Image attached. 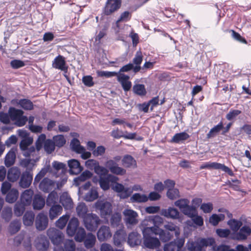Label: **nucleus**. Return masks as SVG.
Returning a JSON list of instances; mask_svg holds the SVG:
<instances>
[{
  "label": "nucleus",
  "instance_id": "obj_1",
  "mask_svg": "<svg viewBox=\"0 0 251 251\" xmlns=\"http://www.w3.org/2000/svg\"><path fill=\"white\" fill-rule=\"evenodd\" d=\"M8 114L12 121H15L18 126H24L27 121V118L24 116V111L13 107H10L8 109Z\"/></svg>",
  "mask_w": 251,
  "mask_h": 251
},
{
  "label": "nucleus",
  "instance_id": "obj_2",
  "mask_svg": "<svg viewBox=\"0 0 251 251\" xmlns=\"http://www.w3.org/2000/svg\"><path fill=\"white\" fill-rule=\"evenodd\" d=\"M83 225L88 231H95L100 225L101 220L95 214L89 213L83 219Z\"/></svg>",
  "mask_w": 251,
  "mask_h": 251
},
{
  "label": "nucleus",
  "instance_id": "obj_3",
  "mask_svg": "<svg viewBox=\"0 0 251 251\" xmlns=\"http://www.w3.org/2000/svg\"><path fill=\"white\" fill-rule=\"evenodd\" d=\"M122 0H107L102 9L104 16H110L117 11L122 6Z\"/></svg>",
  "mask_w": 251,
  "mask_h": 251
},
{
  "label": "nucleus",
  "instance_id": "obj_4",
  "mask_svg": "<svg viewBox=\"0 0 251 251\" xmlns=\"http://www.w3.org/2000/svg\"><path fill=\"white\" fill-rule=\"evenodd\" d=\"M142 233L143 245L145 247L153 250L157 249L160 246V242L158 238L143 231H142Z\"/></svg>",
  "mask_w": 251,
  "mask_h": 251
},
{
  "label": "nucleus",
  "instance_id": "obj_5",
  "mask_svg": "<svg viewBox=\"0 0 251 251\" xmlns=\"http://www.w3.org/2000/svg\"><path fill=\"white\" fill-rule=\"evenodd\" d=\"M47 235L52 243L56 246L61 245L64 238L63 233L54 228H49Z\"/></svg>",
  "mask_w": 251,
  "mask_h": 251
},
{
  "label": "nucleus",
  "instance_id": "obj_6",
  "mask_svg": "<svg viewBox=\"0 0 251 251\" xmlns=\"http://www.w3.org/2000/svg\"><path fill=\"white\" fill-rule=\"evenodd\" d=\"M95 207L96 209L100 211L102 218H106L107 216H109L112 213V206L109 202L98 201L96 202Z\"/></svg>",
  "mask_w": 251,
  "mask_h": 251
},
{
  "label": "nucleus",
  "instance_id": "obj_7",
  "mask_svg": "<svg viewBox=\"0 0 251 251\" xmlns=\"http://www.w3.org/2000/svg\"><path fill=\"white\" fill-rule=\"evenodd\" d=\"M106 167L113 174L123 176L126 174V170L119 166L118 163L112 159H109L105 162Z\"/></svg>",
  "mask_w": 251,
  "mask_h": 251
},
{
  "label": "nucleus",
  "instance_id": "obj_8",
  "mask_svg": "<svg viewBox=\"0 0 251 251\" xmlns=\"http://www.w3.org/2000/svg\"><path fill=\"white\" fill-rule=\"evenodd\" d=\"M214 169L216 170H222L224 172L227 173L230 176H233L234 173L232 170L226 166L224 164L217 162L207 163L204 165H201L200 169Z\"/></svg>",
  "mask_w": 251,
  "mask_h": 251
},
{
  "label": "nucleus",
  "instance_id": "obj_9",
  "mask_svg": "<svg viewBox=\"0 0 251 251\" xmlns=\"http://www.w3.org/2000/svg\"><path fill=\"white\" fill-rule=\"evenodd\" d=\"M123 214L125 217V222L126 224L130 225H136L138 222L137 213L129 209H126L123 211Z\"/></svg>",
  "mask_w": 251,
  "mask_h": 251
},
{
  "label": "nucleus",
  "instance_id": "obj_10",
  "mask_svg": "<svg viewBox=\"0 0 251 251\" xmlns=\"http://www.w3.org/2000/svg\"><path fill=\"white\" fill-rule=\"evenodd\" d=\"M52 66L53 68L67 72L68 66L66 64L65 57L61 55L57 56L52 61Z\"/></svg>",
  "mask_w": 251,
  "mask_h": 251
},
{
  "label": "nucleus",
  "instance_id": "obj_11",
  "mask_svg": "<svg viewBox=\"0 0 251 251\" xmlns=\"http://www.w3.org/2000/svg\"><path fill=\"white\" fill-rule=\"evenodd\" d=\"M143 238L137 231H132L128 234L127 242L132 247L141 245Z\"/></svg>",
  "mask_w": 251,
  "mask_h": 251
},
{
  "label": "nucleus",
  "instance_id": "obj_12",
  "mask_svg": "<svg viewBox=\"0 0 251 251\" xmlns=\"http://www.w3.org/2000/svg\"><path fill=\"white\" fill-rule=\"evenodd\" d=\"M48 218L46 215L43 213H40L36 217L35 220V226L39 230H44L48 226Z\"/></svg>",
  "mask_w": 251,
  "mask_h": 251
},
{
  "label": "nucleus",
  "instance_id": "obj_13",
  "mask_svg": "<svg viewBox=\"0 0 251 251\" xmlns=\"http://www.w3.org/2000/svg\"><path fill=\"white\" fill-rule=\"evenodd\" d=\"M112 236V233L109 226H102L97 232V237L100 242L106 241Z\"/></svg>",
  "mask_w": 251,
  "mask_h": 251
},
{
  "label": "nucleus",
  "instance_id": "obj_14",
  "mask_svg": "<svg viewBox=\"0 0 251 251\" xmlns=\"http://www.w3.org/2000/svg\"><path fill=\"white\" fill-rule=\"evenodd\" d=\"M129 75L123 73H120L117 76V80L120 83L125 92L129 91L131 88L132 83L129 80Z\"/></svg>",
  "mask_w": 251,
  "mask_h": 251
},
{
  "label": "nucleus",
  "instance_id": "obj_15",
  "mask_svg": "<svg viewBox=\"0 0 251 251\" xmlns=\"http://www.w3.org/2000/svg\"><path fill=\"white\" fill-rule=\"evenodd\" d=\"M33 179V176L29 172L25 171L21 176L19 181V185L23 188H28L31 184Z\"/></svg>",
  "mask_w": 251,
  "mask_h": 251
},
{
  "label": "nucleus",
  "instance_id": "obj_16",
  "mask_svg": "<svg viewBox=\"0 0 251 251\" xmlns=\"http://www.w3.org/2000/svg\"><path fill=\"white\" fill-rule=\"evenodd\" d=\"M126 232L124 229L117 230L113 236L114 244L117 247H121L122 243L126 241Z\"/></svg>",
  "mask_w": 251,
  "mask_h": 251
},
{
  "label": "nucleus",
  "instance_id": "obj_17",
  "mask_svg": "<svg viewBox=\"0 0 251 251\" xmlns=\"http://www.w3.org/2000/svg\"><path fill=\"white\" fill-rule=\"evenodd\" d=\"M33 191L31 189L25 190L21 194L19 201L26 206L30 205L33 201Z\"/></svg>",
  "mask_w": 251,
  "mask_h": 251
},
{
  "label": "nucleus",
  "instance_id": "obj_18",
  "mask_svg": "<svg viewBox=\"0 0 251 251\" xmlns=\"http://www.w3.org/2000/svg\"><path fill=\"white\" fill-rule=\"evenodd\" d=\"M70 173L72 175H78L83 170V167L81 166L80 162L75 159L68 161Z\"/></svg>",
  "mask_w": 251,
  "mask_h": 251
},
{
  "label": "nucleus",
  "instance_id": "obj_19",
  "mask_svg": "<svg viewBox=\"0 0 251 251\" xmlns=\"http://www.w3.org/2000/svg\"><path fill=\"white\" fill-rule=\"evenodd\" d=\"M79 221L75 217H73L69 221L67 227V233L69 236L73 237L75 235L76 231L78 228Z\"/></svg>",
  "mask_w": 251,
  "mask_h": 251
},
{
  "label": "nucleus",
  "instance_id": "obj_20",
  "mask_svg": "<svg viewBox=\"0 0 251 251\" xmlns=\"http://www.w3.org/2000/svg\"><path fill=\"white\" fill-rule=\"evenodd\" d=\"M114 190L120 193V197L122 198L126 199L129 197L132 192L130 188H125L124 186L119 183H116L114 187Z\"/></svg>",
  "mask_w": 251,
  "mask_h": 251
},
{
  "label": "nucleus",
  "instance_id": "obj_21",
  "mask_svg": "<svg viewBox=\"0 0 251 251\" xmlns=\"http://www.w3.org/2000/svg\"><path fill=\"white\" fill-rule=\"evenodd\" d=\"M21 175V171L18 167H11L8 171L7 177L9 181L14 182L19 179Z\"/></svg>",
  "mask_w": 251,
  "mask_h": 251
},
{
  "label": "nucleus",
  "instance_id": "obj_22",
  "mask_svg": "<svg viewBox=\"0 0 251 251\" xmlns=\"http://www.w3.org/2000/svg\"><path fill=\"white\" fill-rule=\"evenodd\" d=\"M118 178L112 175H109L107 177L100 176L99 180L100 187L103 190H107L110 187V182L116 180Z\"/></svg>",
  "mask_w": 251,
  "mask_h": 251
},
{
  "label": "nucleus",
  "instance_id": "obj_23",
  "mask_svg": "<svg viewBox=\"0 0 251 251\" xmlns=\"http://www.w3.org/2000/svg\"><path fill=\"white\" fill-rule=\"evenodd\" d=\"M54 186V182L48 177L44 178L40 182L39 189L45 193H48L50 191Z\"/></svg>",
  "mask_w": 251,
  "mask_h": 251
},
{
  "label": "nucleus",
  "instance_id": "obj_24",
  "mask_svg": "<svg viewBox=\"0 0 251 251\" xmlns=\"http://www.w3.org/2000/svg\"><path fill=\"white\" fill-rule=\"evenodd\" d=\"M224 128V124L222 121H220L217 125L214 126L210 129L208 133L206 134V138L210 139L215 137L220 132L223 131Z\"/></svg>",
  "mask_w": 251,
  "mask_h": 251
},
{
  "label": "nucleus",
  "instance_id": "obj_25",
  "mask_svg": "<svg viewBox=\"0 0 251 251\" xmlns=\"http://www.w3.org/2000/svg\"><path fill=\"white\" fill-rule=\"evenodd\" d=\"M59 201L65 209H70L73 207V201L67 192L62 193L60 197Z\"/></svg>",
  "mask_w": 251,
  "mask_h": 251
},
{
  "label": "nucleus",
  "instance_id": "obj_26",
  "mask_svg": "<svg viewBox=\"0 0 251 251\" xmlns=\"http://www.w3.org/2000/svg\"><path fill=\"white\" fill-rule=\"evenodd\" d=\"M16 155L15 150L11 149L6 154L4 158V164L6 167H10L15 163Z\"/></svg>",
  "mask_w": 251,
  "mask_h": 251
},
{
  "label": "nucleus",
  "instance_id": "obj_27",
  "mask_svg": "<svg viewBox=\"0 0 251 251\" xmlns=\"http://www.w3.org/2000/svg\"><path fill=\"white\" fill-rule=\"evenodd\" d=\"M122 162L123 166L126 168H135L137 167L136 161L130 155H125L122 160Z\"/></svg>",
  "mask_w": 251,
  "mask_h": 251
},
{
  "label": "nucleus",
  "instance_id": "obj_28",
  "mask_svg": "<svg viewBox=\"0 0 251 251\" xmlns=\"http://www.w3.org/2000/svg\"><path fill=\"white\" fill-rule=\"evenodd\" d=\"M161 215L167 218L177 219L179 217V212L175 208L169 207L168 209H162L161 211Z\"/></svg>",
  "mask_w": 251,
  "mask_h": 251
},
{
  "label": "nucleus",
  "instance_id": "obj_29",
  "mask_svg": "<svg viewBox=\"0 0 251 251\" xmlns=\"http://www.w3.org/2000/svg\"><path fill=\"white\" fill-rule=\"evenodd\" d=\"M32 201L34 209L40 210L45 206V199L39 194L35 195Z\"/></svg>",
  "mask_w": 251,
  "mask_h": 251
},
{
  "label": "nucleus",
  "instance_id": "obj_30",
  "mask_svg": "<svg viewBox=\"0 0 251 251\" xmlns=\"http://www.w3.org/2000/svg\"><path fill=\"white\" fill-rule=\"evenodd\" d=\"M143 56L141 51H138L136 52L135 57L133 59V64H135L134 68V73H137L139 72L141 69V67L140 65L141 64L143 61Z\"/></svg>",
  "mask_w": 251,
  "mask_h": 251
},
{
  "label": "nucleus",
  "instance_id": "obj_31",
  "mask_svg": "<svg viewBox=\"0 0 251 251\" xmlns=\"http://www.w3.org/2000/svg\"><path fill=\"white\" fill-rule=\"evenodd\" d=\"M6 194V201L10 203H13L17 201L19 193L17 189L12 188Z\"/></svg>",
  "mask_w": 251,
  "mask_h": 251
},
{
  "label": "nucleus",
  "instance_id": "obj_32",
  "mask_svg": "<svg viewBox=\"0 0 251 251\" xmlns=\"http://www.w3.org/2000/svg\"><path fill=\"white\" fill-rule=\"evenodd\" d=\"M50 207L49 211V217L51 220H53L61 214L63 209L59 204L53 205Z\"/></svg>",
  "mask_w": 251,
  "mask_h": 251
},
{
  "label": "nucleus",
  "instance_id": "obj_33",
  "mask_svg": "<svg viewBox=\"0 0 251 251\" xmlns=\"http://www.w3.org/2000/svg\"><path fill=\"white\" fill-rule=\"evenodd\" d=\"M189 137L190 135L185 132L177 133L172 137L171 142L178 144L187 140Z\"/></svg>",
  "mask_w": 251,
  "mask_h": 251
},
{
  "label": "nucleus",
  "instance_id": "obj_34",
  "mask_svg": "<svg viewBox=\"0 0 251 251\" xmlns=\"http://www.w3.org/2000/svg\"><path fill=\"white\" fill-rule=\"evenodd\" d=\"M251 234V228L249 226H245L242 227L239 232L237 233L236 238L238 240H245Z\"/></svg>",
  "mask_w": 251,
  "mask_h": 251
},
{
  "label": "nucleus",
  "instance_id": "obj_35",
  "mask_svg": "<svg viewBox=\"0 0 251 251\" xmlns=\"http://www.w3.org/2000/svg\"><path fill=\"white\" fill-rule=\"evenodd\" d=\"M96 238L95 235L91 232L88 233L83 241L85 247L87 249L93 248L96 243Z\"/></svg>",
  "mask_w": 251,
  "mask_h": 251
},
{
  "label": "nucleus",
  "instance_id": "obj_36",
  "mask_svg": "<svg viewBox=\"0 0 251 251\" xmlns=\"http://www.w3.org/2000/svg\"><path fill=\"white\" fill-rule=\"evenodd\" d=\"M99 197V193L95 187H92L85 194L84 200L87 201H93Z\"/></svg>",
  "mask_w": 251,
  "mask_h": 251
},
{
  "label": "nucleus",
  "instance_id": "obj_37",
  "mask_svg": "<svg viewBox=\"0 0 251 251\" xmlns=\"http://www.w3.org/2000/svg\"><path fill=\"white\" fill-rule=\"evenodd\" d=\"M17 103L20 106L25 110H31L34 108V105L33 102L29 100L26 99H23L20 100Z\"/></svg>",
  "mask_w": 251,
  "mask_h": 251
},
{
  "label": "nucleus",
  "instance_id": "obj_38",
  "mask_svg": "<svg viewBox=\"0 0 251 251\" xmlns=\"http://www.w3.org/2000/svg\"><path fill=\"white\" fill-rule=\"evenodd\" d=\"M134 94L141 97L145 96L147 94L145 86L144 84H136L132 88Z\"/></svg>",
  "mask_w": 251,
  "mask_h": 251
},
{
  "label": "nucleus",
  "instance_id": "obj_39",
  "mask_svg": "<svg viewBox=\"0 0 251 251\" xmlns=\"http://www.w3.org/2000/svg\"><path fill=\"white\" fill-rule=\"evenodd\" d=\"M122 221V216L120 213L115 212L111 215L110 220V224L112 227H115L118 226Z\"/></svg>",
  "mask_w": 251,
  "mask_h": 251
},
{
  "label": "nucleus",
  "instance_id": "obj_40",
  "mask_svg": "<svg viewBox=\"0 0 251 251\" xmlns=\"http://www.w3.org/2000/svg\"><path fill=\"white\" fill-rule=\"evenodd\" d=\"M76 212L79 218L83 219L87 215L88 208L86 204L81 202L78 204L76 208Z\"/></svg>",
  "mask_w": 251,
  "mask_h": 251
},
{
  "label": "nucleus",
  "instance_id": "obj_41",
  "mask_svg": "<svg viewBox=\"0 0 251 251\" xmlns=\"http://www.w3.org/2000/svg\"><path fill=\"white\" fill-rule=\"evenodd\" d=\"M35 215L32 211H26L23 217V223L25 226H29L33 224Z\"/></svg>",
  "mask_w": 251,
  "mask_h": 251
},
{
  "label": "nucleus",
  "instance_id": "obj_42",
  "mask_svg": "<svg viewBox=\"0 0 251 251\" xmlns=\"http://www.w3.org/2000/svg\"><path fill=\"white\" fill-rule=\"evenodd\" d=\"M21 222L19 220H14L11 222L8 227L9 233L12 235L19 231L21 228Z\"/></svg>",
  "mask_w": 251,
  "mask_h": 251
},
{
  "label": "nucleus",
  "instance_id": "obj_43",
  "mask_svg": "<svg viewBox=\"0 0 251 251\" xmlns=\"http://www.w3.org/2000/svg\"><path fill=\"white\" fill-rule=\"evenodd\" d=\"M75 235V239L76 242H82L84 240L87 234L85 229L80 227L77 228Z\"/></svg>",
  "mask_w": 251,
  "mask_h": 251
},
{
  "label": "nucleus",
  "instance_id": "obj_44",
  "mask_svg": "<svg viewBox=\"0 0 251 251\" xmlns=\"http://www.w3.org/2000/svg\"><path fill=\"white\" fill-rule=\"evenodd\" d=\"M182 213L190 218H193L197 214L196 207L195 206H190L189 204L181 211Z\"/></svg>",
  "mask_w": 251,
  "mask_h": 251
},
{
  "label": "nucleus",
  "instance_id": "obj_45",
  "mask_svg": "<svg viewBox=\"0 0 251 251\" xmlns=\"http://www.w3.org/2000/svg\"><path fill=\"white\" fill-rule=\"evenodd\" d=\"M55 147L54 142L53 140L50 139H45L44 149L47 153L48 154L52 153L54 151Z\"/></svg>",
  "mask_w": 251,
  "mask_h": 251
},
{
  "label": "nucleus",
  "instance_id": "obj_46",
  "mask_svg": "<svg viewBox=\"0 0 251 251\" xmlns=\"http://www.w3.org/2000/svg\"><path fill=\"white\" fill-rule=\"evenodd\" d=\"M26 206L25 205L19 201L17 202L14 209L15 215L18 217L22 216L25 211Z\"/></svg>",
  "mask_w": 251,
  "mask_h": 251
},
{
  "label": "nucleus",
  "instance_id": "obj_47",
  "mask_svg": "<svg viewBox=\"0 0 251 251\" xmlns=\"http://www.w3.org/2000/svg\"><path fill=\"white\" fill-rule=\"evenodd\" d=\"M227 224L232 231L237 232L242 226V222L233 219L229 220L227 222Z\"/></svg>",
  "mask_w": 251,
  "mask_h": 251
},
{
  "label": "nucleus",
  "instance_id": "obj_48",
  "mask_svg": "<svg viewBox=\"0 0 251 251\" xmlns=\"http://www.w3.org/2000/svg\"><path fill=\"white\" fill-rule=\"evenodd\" d=\"M58 200V196L56 192H51L50 193L47 199L46 204L49 206L56 205Z\"/></svg>",
  "mask_w": 251,
  "mask_h": 251
},
{
  "label": "nucleus",
  "instance_id": "obj_49",
  "mask_svg": "<svg viewBox=\"0 0 251 251\" xmlns=\"http://www.w3.org/2000/svg\"><path fill=\"white\" fill-rule=\"evenodd\" d=\"M225 215L223 214L217 215L216 214H212L209 218V223L213 226H217L219 223L225 219Z\"/></svg>",
  "mask_w": 251,
  "mask_h": 251
},
{
  "label": "nucleus",
  "instance_id": "obj_50",
  "mask_svg": "<svg viewBox=\"0 0 251 251\" xmlns=\"http://www.w3.org/2000/svg\"><path fill=\"white\" fill-rule=\"evenodd\" d=\"M71 145L73 150L78 153L84 151V148L80 145L79 140L76 138H74L72 140Z\"/></svg>",
  "mask_w": 251,
  "mask_h": 251
},
{
  "label": "nucleus",
  "instance_id": "obj_51",
  "mask_svg": "<svg viewBox=\"0 0 251 251\" xmlns=\"http://www.w3.org/2000/svg\"><path fill=\"white\" fill-rule=\"evenodd\" d=\"M161 230L163 229L160 228L159 227V226L154 225V226L151 227H144L142 231L149 234H151V235L152 234H154L155 235H158L160 236V233Z\"/></svg>",
  "mask_w": 251,
  "mask_h": 251
},
{
  "label": "nucleus",
  "instance_id": "obj_52",
  "mask_svg": "<svg viewBox=\"0 0 251 251\" xmlns=\"http://www.w3.org/2000/svg\"><path fill=\"white\" fill-rule=\"evenodd\" d=\"M165 228L170 231H174L176 238H178L180 234L179 227L172 223H169L164 226Z\"/></svg>",
  "mask_w": 251,
  "mask_h": 251
},
{
  "label": "nucleus",
  "instance_id": "obj_53",
  "mask_svg": "<svg viewBox=\"0 0 251 251\" xmlns=\"http://www.w3.org/2000/svg\"><path fill=\"white\" fill-rule=\"evenodd\" d=\"M53 141L55 146L60 148L66 143V139L63 135H57L53 137Z\"/></svg>",
  "mask_w": 251,
  "mask_h": 251
},
{
  "label": "nucleus",
  "instance_id": "obj_54",
  "mask_svg": "<svg viewBox=\"0 0 251 251\" xmlns=\"http://www.w3.org/2000/svg\"><path fill=\"white\" fill-rule=\"evenodd\" d=\"M33 142V139L30 137L25 138L23 139L20 144V148L21 150L24 152L27 150L29 146H30Z\"/></svg>",
  "mask_w": 251,
  "mask_h": 251
},
{
  "label": "nucleus",
  "instance_id": "obj_55",
  "mask_svg": "<svg viewBox=\"0 0 251 251\" xmlns=\"http://www.w3.org/2000/svg\"><path fill=\"white\" fill-rule=\"evenodd\" d=\"M69 218L68 215L61 217L56 222V226L60 229H63L66 225Z\"/></svg>",
  "mask_w": 251,
  "mask_h": 251
},
{
  "label": "nucleus",
  "instance_id": "obj_56",
  "mask_svg": "<svg viewBox=\"0 0 251 251\" xmlns=\"http://www.w3.org/2000/svg\"><path fill=\"white\" fill-rule=\"evenodd\" d=\"M167 196L170 200H175L179 197V190L176 188H169L167 192Z\"/></svg>",
  "mask_w": 251,
  "mask_h": 251
},
{
  "label": "nucleus",
  "instance_id": "obj_57",
  "mask_svg": "<svg viewBox=\"0 0 251 251\" xmlns=\"http://www.w3.org/2000/svg\"><path fill=\"white\" fill-rule=\"evenodd\" d=\"M241 113L242 111L241 110L231 109L226 115V118L228 121H232L235 120V118Z\"/></svg>",
  "mask_w": 251,
  "mask_h": 251
},
{
  "label": "nucleus",
  "instance_id": "obj_58",
  "mask_svg": "<svg viewBox=\"0 0 251 251\" xmlns=\"http://www.w3.org/2000/svg\"><path fill=\"white\" fill-rule=\"evenodd\" d=\"M133 201L138 202H144L148 200V198L145 195H141L139 193H135L131 197Z\"/></svg>",
  "mask_w": 251,
  "mask_h": 251
},
{
  "label": "nucleus",
  "instance_id": "obj_59",
  "mask_svg": "<svg viewBox=\"0 0 251 251\" xmlns=\"http://www.w3.org/2000/svg\"><path fill=\"white\" fill-rule=\"evenodd\" d=\"M160 239L163 242H166L171 240L173 237V234L169 231L161 230L160 233Z\"/></svg>",
  "mask_w": 251,
  "mask_h": 251
},
{
  "label": "nucleus",
  "instance_id": "obj_60",
  "mask_svg": "<svg viewBox=\"0 0 251 251\" xmlns=\"http://www.w3.org/2000/svg\"><path fill=\"white\" fill-rule=\"evenodd\" d=\"M46 138V136L45 134H41L39 136L35 143L36 149L37 151H39L42 149L43 145H44Z\"/></svg>",
  "mask_w": 251,
  "mask_h": 251
},
{
  "label": "nucleus",
  "instance_id": "obj_61",
  "mask_svg": "<svg viewBox=\"0 0 251 251\" xmlns=\"http://www.w3.org/2000/svg\"><path fill=\"white\" fill-rule=\"evenodd\" d=\"M64 244L65 251H75V244L73 240H66Z\"/></svg>",
  "mask_w": 251,
  "mask_h": 251
},
{
  "label": "nucleus",
  "instance_id": "obj_62",
  "mask_svg": "<svg viewBox=\"0 0 251 251\" xmlns=\"http://www.w3.org/2000/svg\"><path fill=\"white\" fill-rule=\"evenodd\" d=\"M131 16V13L129 11H124L121 13L119 18L117 21L116 23L118 24L121 22H127L130 20Z\"/></svg>",
  "mask_w": 251,
  "mask_h": 251
},
{
  "label": "nucleus",
  "instance_id": "obj_63",
  "mask_svg": "<svg viewBox=\"0 0 251 251\" xmlns=\"http://www.w3.org/2000/svg\"><path fill=\"white\" fill-rule=\"evenodd\" d=\"M241 182L240 180L237 179H231V181H229L227 183L228 185L231 188L235 191H240V184Z\"/></svg>",
  "mask_w": 251,
  "mask_h": 251
},
{
  "label": "nucleus",
  "instance_id": "obj_64",
  "mask_svg": "<svg viewBox=\"0 0 251 251\" xmlns=\"http://www.w3.org/2000/svg\"><path fill=\"white\" fill-rule=\"evenodd\" d=\"M2 217L6 222H9L12 215V209L11 208L6 207L3 209L2 211Z\"/></svg>",
  "mask_w": 251,
  "mask_h": 251
}]
</instances>
